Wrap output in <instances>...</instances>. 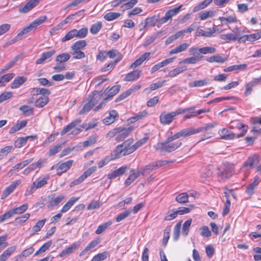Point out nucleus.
Here are the masks:
<instances>
[{"instance_id":"1","label":"nucleus","mask_w":261,"mask_h":261,"mask_svg":"<svg viewBox=\"0 0 261 261\" xmlns=\"http://www.w3.org/2000/svg\"><path fill=\"white\" fill-rule=\"evenodd\" d=\"M175 140H177V139L175 136L173 135L168 137L164 141L157 143L154 146V147L156 150H159L161 152H172L178 148L182 145V142L179 140L174 142Z\"/></svg>"},{"instance_id":"2","label":"nucleus","mask_w":261,"mask_h":261,"mask_svg":"<svg viewBox=\"0 0 261 261\" xmlns=\"http://www.w3.org/2000/svg\"><path fill=\"white\" fill-rule=\"evenodd\" d=\"M236 127L239 129H241V132L240 133H235L226 128H222L219 130L218 133L222 139L226 140L243 137L247 132V126L241 123L238 122Z\"/></svg>"},{"instance_id":"3","label":"nucleus","mask_w":261,"mask_h":261,"mask_svg":"<svg viewBox=\"0 0 261 261\" xmlns=\"http://www.w3.org/2000/svg\"><path fill=\"white\" fill-rule=\"evenodd\" d=\"M133 141L134 140L132 138L128 139L122 144L117 145L113 151L114 158L118 159L134 152L132 145Z\"/></svg>"},{"instance_id":"4","label":"nucleus","mask_w":261,"mask_h":261,"mask_svg":"<svg viewBox=\"0 0 261 261\" xmlns=\"http://www.w3.org/2000/svg\"><path fill=\"white\" fill-rule=\"evenodd\" d=\"M46 16H42L36 19L28 26L23 28L17 35L12 40L13 42L21 40L22 38L26 37L27 34L32 30L35 29L38 26L43 23L47 20Z\"/></svg>"},{"instance_id":"5","label":"nucleus","mask_w":261,"mask_h":261,"mask_svg":"<svg viewBox=\"0 0 261 261\" xmlns=\"http://www.w3.org/2000/svg\"><path fill=\"white\" fill-rule=\"evenodd\" d=\"M99 98V95L97 93L88 95V97L84 101L85 103L79 112V114L83 115L88 112L97 103Z\"/></svg>"},{"instance_id":"6","label":"nucleus","mask_w":261,"mask_h":261,"mask_svg":"<svg viewBox=\"0 0 261 261\" xmlns=\"http://www.w3.org/2000/svg\"><path fill=\"white\" fill-rule=\"evenodd\" d=\"M233 165L231 164H224L218 169L217 175L220 181H223L230 177L234 173Z\"/></svg>"},{"instance_id":"7","label":"nucleus","mask_w":261,"mask_h":261,"mask_svg":"<svg viewBox=\"0 0 261 261\" xmlns=\"http://www.w3.org/2000/svg\"><path fill=\"white\" fill-rule=\"evenodd\" d=\"M81 122L80 119H76L72 121L62 129L60 133L61 135L63 136L69 131H71L72 134L79 133L82 130V127L81 126Z\"/></svg>"},{"instance_id":"8","label":"nucleus","mask_w":261,"mask_h":261,"mask_svg":"<svg viewBox=\"0 0 261 261\" xmlns=\"http://www.w3.org/2000/svg\"><path fill=\"white\" fill-rule=\"evenodd\" d=\"M168 163L166 160H159L152 162L148 165L142 167L145 176L149 174L152 171L155 170L161 167H163Z\"/></svg>"},{"instance_id":"9","label":"nucleus","mask_w":261,"mask_h":261,"mask_svg":"<svg viewBox=\"0 0 261 261\" xmlns=\"http://www.w3.org/2000/svg\"><path fill=\"white\" fill-rule=\"evenodd\" d=\"M48 177L44 178H39L33 182L32 186L30 187V189H27L26 194L29 195L33 193L36 189L40 188L47 184V180Z\"/></svg>"},{"instance_id":"10","label":"nucleus","mask_w":261,"mask_h":261,"mask_svg":"<svg viewBox=\"0 0 261 261\" xmlns=\"http://www.w3.org/2000/svg\"><path fill=\"white\" fill-rule=\"evenodd\" d=\"M119 129L117 133V136L115 137V140L117 142L123 141L125 138L128 137L129 133L133 130L132 127H118Z\"/></svg>"},{"instance_id":"11","label":"nucleus","mask_w":261,"mask_h":261,"mask_svg":"<svg viewBox=\"0 0 261 261\" xmlns=\"http://www.w3.org/2000/svg\"><path fill=\"white\" fill-rule=\"evenodd\" d=\"M261 84V76L253 79L250 82L247 83L245 85V90L244 95L245 97L250 95L253 91V88L256 85Z\"/></svg>"},{"instance_id":"12","label":"nucleus","mask_w":261,"mask_h":261,"mask_svg":"<svg viewBox=\"0 0 261 261\" xmlns=\"http://www.w3.org/2000/svg\"><path fill=\"white\" fill-rule=\"evenodd\" d=\"M259 162V156L256 154H254L249 157L247 160L243 163V168H246L247 170L251 169L254 167Z\"/></svg>"},{"instance_id":"13","label":"nucleus","mask_w":261,"mask_h":261,"mask_svg":"<svg viewBox=\"0 0 261 261\" xmlns=\"http://www.w3.org/2000/svg\"><path fill=\"white\" fill-rule=\"evenodd\" d=\"M197 133V128L190 127L182 129L180 131L174 134V135L178 139L181 137L186 138Z\"/></svg>"},{"instance_id":"14","label":"nucleus","mask_w":261,"mask_h":261,"mask_svg":"<svg viewBox=\"0 0 261 261\" xmlns=\"http://www.w3.org/2000/svg\"><path fill=\"white\" fill-rule=\"evenodd\" d=\"M40 0H30L23 7L19 8L18 12L20 13H27L37 6Z\"/></svg>"},{"instance_id":"15","label":"nucleus","mask_w":261,"mask_h":261,"mask_svg":"<svg viewBox=\"0 0 261 261\" xmlns=\"http://www.w3.org/2000/svg\"><path fill=\"white\" fill-rule=\"evenodd\" d=\"M175 117L172 112H163L160 116V122L163 125H168L173 122Z\"/></svg>"},{"instance_id":"16","label":"nucleus","mask_w":261,"mask_h":261,"mask_svg":"<svg viewBox=\"0 0 261 261\" xmlns=\"http://www.w3.org/2000/svg\"><path fill=\"white\" fill-rule=\"evenodd\" d=\"M182 7V5H181L178 7L167 11L166 12L165 16L161 18V23H164L166 22L169 19H171L173 16L177 14L179 12Z\"/></svg>"},{"instance_id":"17","label":"nucleus","mask_w":261,"mask_h":261,"mask_svg":"<svg viewBox=\"0 0 261 261\" xmlns=\"http://www.w3.org/2000/svg\"><path fill=\"white\" fill-rule=\"evenodd\" d=\"M55 194H52L48 196V207H53L57 206L64 198V195H60L57 197H54Z\"/></svg>"},{"instance_id":"18","label":"nucleus","mask_w":261,"mask_h":261,"mask_svg":"<svg viewBox=\"0 0 261 261\" xmlns=\"http://www.w3.org/2000/svg\"><path fill=\"white\" fill-rule=\"evenodd\" d=\"M20 180H17L13 182L9 186L6 188L3 191L1 198L2 199L6 198L10 193H11L20 184Z\"/></svg>"},{"instance_id":"19","label":"nucleus","mask_w":261,"mask_h":261,"mask_svg":"<svg viewBox=\"0 0 261 261\" xmlns=\"http://www.w3.org/2000/svg\"><path fill=\"white\" fill-rule=\"evenodd\" d=\"M33 160V158L29 159L26 160H24L21 162H20L18 164H17L15 166L12 167L9 172H8L7 174L9 176H11L13 173L14 170H16L17 171H18L20 169H22L26 166H27L28 164L31 163Z\"/></svg>"},{"instance_id":"20","label":"nucleus","mask_w":261,"mask_h":261,"mask_svg":"<svg viewBox=\"0 0 261 261\" xmlns=\"http://www.w3.org/2000/svg\"><path fill=\"white\" fill-rule=\"evenodd\" d=\"M80 247V244L77 243H74L65 249L63 250L59 255L60 257H64L67 255L71 254L74 251L78 249Z\"/></svg>"},{"instance_id":"21","label":"nucleus","mask_w":261,"mask_h":261,"mask_svg":"<svg viewBox=\"0 0 261 261\" xmlns=\"http://www.w3.org/2000/svg\"><path fill=\"white\" fill-rule=\"evenodd\" d=\"M175 58H170L167 59L163 61L158 63V64L154 65L151 69V73H153L160 68L168 65L169 64L173 62Z\"/></svg>"},{"instance_id":"22","label":"nucleus","mask_w":261,"mask_h":261,"mask_svg":"<svg viewBox=\"0 0 261 261\" xmlns=\"http://www.w3.org/2000/svg\"><path fill=\"white\" fill-rule=\"evenodd\" d=\"M216 32V30L215 28L207 29V31H204L202 29H200L197 31L195 33L196 37L203 36L205 37H211L213 36Z\"/></svg>"},{"instance_id":"23","label":"nucleus","mask_w":261,"mask_h":261,"mask_svg":"<svg viewBox=\"0 0 261 261\" xmlns=\"http://www.w3.org/2000/svg\"><path fill=\"white\" fill-rule=\"evenodd\" d=\"M73 160H68L65 162L59 164L58 166V170H60L61 171L58 172L57 175L60 176L62 173L66 172L68 169L70 168L73 164Z\"/></svg>"},{"instance_id":"24","label":"nucleus","mask_w":261,"mask_h":261,"mask_svg":"<svg viewBox=\"0 0 261 261\" xmlns=\"http://www.w3.org/2000/svg\"><path fill=\"white\" fill-rule=\"evenodd\" d=\"M56 53L55 50L51 49L48 51L43 53L39 59L36 61V64H43L46 60L52 57Z\"/></svg>"},{"instance_id":"25","label":"nucleus","mask_w":261,"mask_h":261,"mask_svg":"<svg viewBox=\"0 0 261 261\" xmlns=\"http://www.w3.org/2000/svg\"><path fill=\"white\" fill-rule=\"evenodd\" d=\"M118 118V114L115 110L109 112V116L106 117L103 120L106 125H110L113 123Z\"/></svg>"},{"instance_id":"26","label":"nucleus","mask_w":261,"mask_h":261,"mask_svg":"<svg viewBox=\"0 0 261 261\" xmlns=\"http://www.w3.org/2000/svg\"><path fill=\"white\" fill-rule=\"evenodd\" d=\"M210 81L208 79L205 78L203 80H196L189 83V86L191 88L201 87L209 84Z\"/></svg>"},{"instance_id":"27","label":"nucleus","mask_w":261,"mask_h":261,"mask_svg":"<svg viewBox=\"0 0 261 261\" xmlns=\"http://www.w3.org/2000/svg\"><path fill=\"white\" fill-rule=\"evenodd\" d=\"M259 182V179L258 176H255L254 177V180L252 182L248 185L246 190V192L249 195H252L254 193V191L256 186Z\"/></svg>"},{"instance_id":"28","label":"nucleus","mask_w":261,"mask_h":261,"mask_svg":"<svg viewBox=\"0 0 261 261\" xmlns=\"http://www.w3.org/2000/svg\"><path fill=\"white\" fill-rule=\"evenodd\" d=\"M141 71L135 70L127 73L124 78V81H133L138 79L140 75Z\"/></svg>"},{"instance_id":"29","label":"nucleus","mask_w":261,"mask_h":261,"mask_svg":"<svg viewBox=\"0 0 261 261\" xmlns=\"http://www.w3.org/2000/svg\"><path fill=\"white\" fill-rule=\"evenodd\" d=\"M203 57V56L198 55V56L187 58L179 62V64H194L199 61Z\"/></svg>"},{"instance_id":"30","label":"nucleus","mask_w":261,"mask_h":261,"mask_svg":"<svg viewBox=\"0 0 261 261\" xmlns=\"http://www.w3.org/2000/svg\"><path fill=\"white\" fill-rule=\"evenodd\" d=\"M27 123V120H22L20 122L17 123L10 129L9 132V134H14L18 130L21 129L26 126Z\"/></svg>"},{"instance_id":"31","label":"nucleus","mask_w":261,"mask_h":261,"mask_svg":"<svg viewBox=\"0 0 261 261\" xmlns=\"http://www.w3.org/2000/svg\"><path fill=\"white\" fill-rule=\"evenodd\" d=\"M16 248L15 246L9 247L0 255V261H5L15 251Z\"/></svg>"},{"instance_id":"32","label":"nucleus","mask_w":261,"mask_h":261,"mask_svg":"<svg viewBox=\"0 0 261 261\" xmlns=\"http://www.w3.org/2000/svg\"><path fill=\"white\" fill-rule=\"evenodd\" d=\"M187 69V68L186 66H181V67H178L175 68L173 69L172 70H171L168 72L167 76L169 77H174L179 74L183 72L184 71H186Z\"/></svg>"},{"instance_id":"33","label":"nucleus","mask_w":261,"mask_h":261,"mask_svg":"<svg viewBox=\"0 0 261 261\" xmlns=\"http://www.w3.org/2000/svg\"><path fill=\"white\" fill-rule=\"evenodd\" d=\"M79 199V197H71L69 200V201L62 207L61 210V212L64 213L67 212L70 209V208L75 203V202H76Z\"/></svg>"},{"instance_id":"34","label":"nucleus","mask_w":261,"mask_h":261,"mask_svg":"<svg viewBox=\"0 0 261 261\" xmlns=\"http://www.w3.org/2000/svg\"><path fill=\"white\" fill-rule=\"evenodd\" d=\"M26 81L27 78L25 77L17 76L12 83L11 87L12 89H16L25 82Z\"/></svg>"},{"instance_id":"35","label":"nucleus","mask_w":261,"mask_h":261,"mask_svg":"<svg viewBox=\"0 0 261 261\" xmlns=\"http://www.w3.org/2000/svg\"><path fill=\"white\" fill-rule=\"evenodd\" d=\"M81 11H79L74 14H71L68 16L64 20L60 22L56 27L57 30L61 29L62 27H63L65 24L69 23L71 22L72 20L74 18V16L75 15H78Z\"/></svg>"},{"instance_id":"36","label":"nucleus","mask_w":261,"mask_h":261,"mask_svg":"<svg viewBox=\"0 0 261 261\" xmlns=\"http://www.w3.org/2000/svg\"><path fill=\"white\" fill-rule=\"evenodd\" d=\"M247 67V65L246 64L234 65L224 68L223 71L225 72H229L234 70H244L246 69Z\"/></svg>"},{"instance_id":"37","label":"nucleus","mask_w":261,"mask_h":261,"mask_svg":"<svg viewBox=\"0 0 261 261\" xmlns=\"http://www.w3.org/2000/svg\"><path fill=\"white\" fill-rule=\"evenodd\" d=\"M99 242L98 240H94L91 242L80 253V256H82L88 253L91 250L95 247Z\"/></svg>"},{"instance_id":"38","label":"nucleus","mask_w":261,"mask_h":261,"mask_svg":"<svg viewBox=\"0 0 261 261\" xmlns=\"http://www.w3.org/2000/svg\"><path fill=\"white\" fill-rule=\"evenodd\" d=\"M189 46V44L187 43H184L176 47L175 48L171 50L169 52V55H171L174 54H177L183 51H185Z\"/></svg>"},{"instance_id":"39","label":"nucleus","mask_w":261,"mask_h":261,"mask_svg":"<svg viewBox=\"0 0 261 261\" xmlns=\"http://www.w3.org/2000/svg\"><path fill=\"white\" fill-rule=\"evenodd\" d=\"M31 93L33 95L42 94L43 95V96H44L45 95H49L50 92L47 89L34 88L31 90Z\"/></svg>"},{"instance_id":"40","label":"nucleus","mask_w":261,"mask_h":261,"mask_svg":"<svg viewBox=\"0 0 261 261\" xmlns=\"http://www.w3.org/2000/svg\"><path fill=\"white\" fill-rule=\"evenodd\" d=\"M227 58H223L219 55H214L211 57L207 58L206 59V60L210 63L217 62L220 63H223L227 61Z\"/></svg>"},{"instance_id":"41","label":"nucleus","mask_w":261,"mask_h":261,"mask_svg":"<svg viewBox=\"0 0 261 261\" xmlns=\"http://www.w3.org/2000/svg\"><path fill=\"white\" fill-rule=\"evenodd\" d=\"M70 58V55L68 53H62L58 55L56 58V61L60 64H64Z\"/></svg>"},{"instance_id":"42","label":"nucleus","mask_w":261,"mask_h":261,"mask_svg":"<svg viewBox=\"0 0 261 261\" xmlns=\"http://www.w3.org/2000/svg\"><path fill=\"white\" fill-rule=\"evenodd\" d=\"M71 54L73 56V58L76 59H81L85 57V54L82 51L74 49V47H71Z\"/></svg>"},{"instance_id":"43","label":"nucleus","mask_w":261,"mask_h":261,"mask_svg":"<svg viewBox=\"0 0 261 261\" xmlns=\"http://www.w3.org/2000/svg\"><path fill=\"white\" fill-rule=\"evenodd\" d=\"M48 102V97L47 96H41L35 102V106L37 108H42L45 106Z\"/></svg>"},{"instance_id":"44","label":"nucleus","mask_w":261,"mask_h":261,"mask_svg":"<svg viewBox=\"0 0 261 261\" xmlns=\"http://www.w3.org/2000/svg\"><path fill=\"white\" fill-rule=\"evenodd\" d=\"M213 0H204L201 3H199L198 5L196 6L194 9L193 11L194 12H196L200 10L203 9L207 7L213 1Z\"/></svg>"},{"instance_id":"45","label":"nucleus","mask_w":261,"mask_h":261,"mask_svg":"<svg viewBox=\"0 0 261 261\" xmlns=\"http://www.w3.org/2000/svg\"><path fill=\"white\" fill-rule=\"evenodd\" d=\"M217 125V123L216 122H212L210 123L205 124L204 126L199 127L197 128V132L198 133L204 132H207L211 129L213 128Z\"/></svg>"},{"instance_id":"46","label":"nucleus","mask_w":261,"mask_h":261,"mask_svg":"<svg viewBox=\"0 0 261 261\" xmlns=\"http://www.w3.org/2000/svg\"><path fill=\"white\" fill-rule=\"evenodd\" d=\"M215 14L213 11H204L199 13V17L201 20H205L209 17H213Z\"/></svg>"},{"instance_id":"47","label":"nucleus","mask_w":261,"mask_h":261,"mask_svg":"<svg viewBox=\"0 0 261 261\" xmlns=\"http://www.w3.org/2000/svg\"><path fill=\"white\" fill-rule=\"evenodd\" d=\"M28 208V204L24 203L21 206L11 209L13 215L21 214L25 212Z\"/></svg>"},{"instance_id":"48","label":"nucleus","mask_w":261,"mask_h":261,"mask_svg":"<svg viewBox=\"0 0 261 261\" xmlns=\"http://www.w3.org/2000/svg\"><path fill=\"white\" fill-rule=\"evenodd\" d=\"M74 31L75 32L76 38H84L87 36L88 30L87 28H82L79 30L74 29Z\"/></svg>"},{"instance_id":"49","label":"nucleus","mask_w":261,"mask_h":261,"mask_svg":"<svg viewBox=\"0 0 261 261\" xmlns=\"http://www.w3.org/2000/svg\"><path fill=\"white\" fill-rule=\"evenodd\" d=\"M46 221V219H43L41 220L38 221L36 223V224L32 228V231L33 232V234L40 231L41 228L44 226Z\"/></svg>"},{"instance_id":"50","label":"nucleus","mask_w":261,"mask_h":261,"mask_svg":"<svg viewBox=\"0 0 261 261\" xmlns=\"http://www.w3.org/2000/svg\"><path fill=\"white\" fill-rule=\"evenodd\" d=\"M159 19V16L154 15L152 17L147 18L145 20L146 23L149 27H154L156 25V22Z\"/></svg>"},{"instance_id":"51","label":"nucleus","mask_w":261,"mask_h":261,"mask_svg":"<svg viewBox=\"0 0 261 261\" xmlns=\"http://www.w3.org/2000/svg\"><path fill=\"white\" fill-rule=\"evenodd\" d=\"M219 38L224 40L226 41H236L238 38V36H236V34H222L220 35Z\"/></svg>"},{"instance_id":"52","label":"nucleus","mask_w":261,"mask_h":261,"mask_svg":"<svg viewBox=\"0 0 261 261\" xmlns=\"http://www.w3.org/2000/svg\"><path fill=\"white\" fill-rule=\"evenodd\" d=\"M192 223V219H189L186 221L182 225V234L184 236H187L189 231V228Z\"/></svg>"},{"instance_id":"53","label":"nucleus","mask_w":261,"mask_h":261,"mask_svg":"<svg viewBox=\"0 0 261 261\" xmlns=\"http://www.w3.org/2000/svg\"><path fill=\"white\" fill-rule=\"evenodd\" d=\"M15 74L11 73L4 75L0 79V87L4 86V83L8 82L10 81L14 76Z\"/></svg>"},{"instance_id":"54","label":"nucleus","mask_w":261,"mask_h":261,"mask_svg":"<svg viewBox=\"0 0 261 261\" xmlns=\"http://www.w3.org/2000/svg\"><path fill=\"white\" fill-rule=\"evenodd\" d=\"M116 159L114 158V154H113L112 156H107L104 159L100 161L98 163V168H101L105 165H107L109 162Z\"/></svg>"},{"instance_id":"55","label":"nucleus","mask_w":261,"mask_h":261,"mask_svg":"<svg viewBox=\"0 0 261 261\" xmlns=\"http://www.w3.org/2000/svg\"><path fill=\"white\" fill-rule=\"evenodd\" d=\"M122 58V57L120 56V58L118 59H116L114 62H111V63L106 64L104 66V67L101 69L102 72H105L109 70L113 67L115 66V65Z\"/></svg>"},{"instance_id":"56","label":"nucleus","mask_w":261,"mask_h":261,"mask_svg":"<svg viewBox=\"0 0 261 261\" xmlns=\"http://www.w3.org/2000/svg\"><path fill=\"white\" fill-rule=\"evenodd\" d=\"M188 195L186 193L178 194L176 197V201L180 203H185L188 202Z\"/></svg>"},{"instance_id":"57","label":"nucleus","mask_w":261,"mask_h":261,"mask_svg":"<svg viewBox=\"0 0 261 261\" xmlns=\"http://www.w3.org/2000/svg\"><path fill=\"white\" fill-rule=\"evenodd\" d=\"M120 16V14L118 12H109L104 16V18L108 21H112Z\"/></svg>"},{"instance_id":"58","label":"nucleus","mask_w":261,"mask_h":261,"mask_svg":"<svg viewBox=\"0 0 261 261\" xmlns=\"http://www.w3.org/2000/svg\"><path fill=\"white\" fill-rule=\"evenodd\" d=\"M64 145V143L62 144L59 143L55 145L53 147L51 148L49 151V155L50 156L53 155L61 150L63 146Z\"/></svg>"},{"instance_id":"59","label":"nucleus","mask_w":261,"mask_h":261,"mask_svg":"<svg viewBox=\"0 0 261 261\" xmlns=\"http://www.w3.org/2000/svg\"><path fill=\"white\" fill-rule=\"evenodd\" d=\"M147 115V112L146 111H143L137 114L134 117L130 118V122L134 123L137 120H141L144 118Z\"/></svg>"},{"instance_id":"60","label":"nucleus","mask_w":261,"mask_h":261,"mask_svg":"<svg viewBox=\"0 0 261 261\" xmlns=\"http://www.w3.org/2000/svg\"><path fill=\"white\" fill-rule=\"evenodd\" d=\"M138 2V0H130L129 2L122 5L121 6V8L123 11L129 10L135 6Z\"/></svg>"},{"instance_id":"61","label":"nucleus","mask_w":261,"mask_h":261,"mask_svg":"<svg viewBox=\"0 0 261 261\" xmlns=\"http://www.w3.org/2000/svg\"><path fill=\"white\" fill-rule=\"evenodd\" d=\"M132 210H127L119 214L115 218L116 222H119L127 217L131 213Z\"/></svg>"},{"instance_id":"62","label":"nucleus","mask_w":261,"mask_h":261,"mask_svg":"<svg viewBox=\"0 0 261 261\" xmlns=\"http://www.w3.org/2000/svg\"><path fill=\"white\" fill-rule=\"evenodd\" d=\"M216 51V48L213 47L205 46L199 48V53L202 54H213Z\"/></svg>"},{"instance_id":"63","label":"nucleus","mask_w":261,"mask_h":261,"mask_svg":"<svg viewBox=\"0 0 261 261\" xmlns=\"http://www.w3.org/2000/svg\"><path fill=\"white\" fill-rule=\"evenodd\" d=\"M87 43L86 42L85 40H79L76 41L71 47H74V49H77L79 50H81L82 49H84L85 46H86Z\"/></svg>"},{"instance_id":"64","label":"nucleus","mask_w":261,"mask_h":261,"mask_svg":"<svg viewBox=\"0 0 261 261\" xmlns=\"http://www.w3.org/2000/svg\"><path fill=\"white\" fill-rule=\"evenodd\" d=\"M107 252H103L95 255L91 261H101L103 260L107 257Z\"/></svg>"}]
</instances>
